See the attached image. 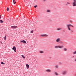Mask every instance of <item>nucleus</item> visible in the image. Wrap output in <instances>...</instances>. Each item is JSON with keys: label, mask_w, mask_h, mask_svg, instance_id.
I'll return each instance as SVG.
<instances>
[{"label": "nucleus", "mask_w": 76, "mask_h": 76, "mask_svg": "<svg viewBox=\"0 0 76 76\" xmlns=\"http://www.w3.org/2000/svg\"><path fill=\"white\" fill-rule=\"evenodd\" d=\"M33 32H34V30H32L31 31V34H32V33H33Z\"/></svg>", "instance_id": "393cba45"}, {"label": "nucleus", "mask_w": 76, "mask_h": 76, "mask_svg": "<svg viewBox=\"0 0 76 76\" xmlns=\"http://www.w3.org/2000/svg\"><path fill=\"white\" fill-rule=\"evenodd\" d=\"M46 0H43V1H46Z\"/></svg>", "instance_id": "c756f323"}, {"label": "nucleus", "mask_w": 76, "mask_h": 76, "mask_svg": "<svg viewBox=\"0 0 76 76\" xmlns=\"http://www.w3.org/2000/svg\"><path fill=\"white\" fill-rule=\"evenodd\" d=\"M0 19H1V15H0Z\"/></svg>", "instance_id": "bb28decb"}, {"label": "nucleus", "mask_w": 76, "mask_h": 76, "mask_svg": "<svg viewBox=\"0 0 76 76\" xmlns=\"http://www.w3.org/2000/svg\"><path fill=\"white\" fill-rule=\"evenodd\" d=\"M12 49L13 50H14L15 52H16V47H15V46H14L13 47Z\"/></svg>", "instance_id": "0eeeda50"}, {"label": "nucleus", "mask_w": 76, "mask_h": 76, "mask_svg": "<svg viewBox=\"0 0 76 76\" xmlns=\"http://www.w3.org/2000/svg\"><path fill=\"white\" fill-rule=\"evenodd\" d=\"M26 65L27 69H28L29 68V66L28 64H26Z\"/></svg>", "instance_id": "f8f14e48"}, {"label": "nucleus", "mask_w": 76, "mask_h": 76, "mask_svg": "<svg viewBox=\"0 0 76 76\" xmlns=\"http://www.w3.org/2000/svg\"><path fill=\"white\" fill-rule=\"evenodd\" d=\"M4 40H6V36H5V37L4 38Z\"/></svg>", "instance_id": "f3484780"}, {"label": "nucleus", "mask_w": 76, "mask_h": 76, "mask_svg": "<svg viewBox=\"0 0 76 76\" xmlns=\"http://www.w3.org/2000/svg\"><path fill=\"white\" fill-rule=\"evenodd\" d=\"M22 57H23V58H25V56H24L23 55H22L21 56Z\"/></svg>", "instance_id": "4be33fe9"}, {"label": "nucleus", "mask_w": 76, "mask_h": 76, "mask_svg": "<svg viewBox=\"0 0 76 76\" xmlns=\"http://www.w3.org/2000/svg\"><path fill=\"white\" fill-rule=\"evenodd\" d=\"M56 41L57 42H59V41H60V39L58 38L57 39H56Z\"/></svg>", "instance_id": "1a4fd4ad"}, {"label": "nucleus", "mask_w": 76, "mask_h": 76, "mask_svg": "<svg viewBox=\"0 0 76 76\" xmlns=\"http://www.w3.org/2000/svg\"><path fill=\"white\" fill-rule=\"evenodd\" d=\"M68 4H70V3L69 2H67L66 4H65V5L66 6H68Z\"/></svg>", "instance_id": "ddd939ff"}, {"label": "nucleus", "mask_w": 76, "mask_h": 76, "mask_svg": "<svg viewBox=\"0 0 76 76\" xmlns=\"http://www.w3.org/2000/svg\"><path fill=\"white\" fill-rule=\"evenodd\" d=\"M73 54H76V51L73 52Z\"/></svg>", "instance_id": "a878e982"}, {"label": "nucleus", "mask_w": 76, "mask_h": 76, "mask_svg": "<svg viewBox=\"0 0 76 76\" xmlns=\"http://www.w3.org/2000/svg\"><path fill=\"white\" fill-rule=\"evenodd\" d=\"M55 67L56 68H58V65H56Z\"/></svg>", "instance_id": "aec40b11"}, {"label": "nucleus", "mask_w": 76, "mask_h": 76, "mask_svg": "<svg viewBox=\"0 0 76 76\" xmlns=\"http://www.w3.org/2000/svg\"><path fill=\"white\" fill-rule=\"evenodd\" d=\"M47 12L48 13H50V12H51V11L50 10H47Z\"/></svg>", "instance_id": "4468645a"}, {"label": "nucleus", "mask_w": 76, "mask_h": 76, "mask_svg": "<svg viewBox=\"0 0 76 76\" xmlns=\"http://www.w3.org/2000/svg\"><path fill=\"white\" fill-rule=\"evenodd\" d=\"M20 42H23V43H24V44H26V42L24 40L23 41H20Z\"/></svg>", "instance_id": "9d476101"}, {"label": "nucleus", "mask_w": 76, "mask_h": 76, "mask_svg": "<svg viewBox=\"0 0 76 76\" xmlns=\"http://www.w3.org/2000/svg\"><path fill=\"white\" fill-rule=\"evenodd\" d=\"M16 3V1H15V2H14V4H15Z\"/></svg>", "instance_id": "cd10ccee"}, {"label": "nucleus", "mask_w": 76, "mask_h": 76, "mask_svg": "<svg viewBox=\"0 0 76 76\" xmlns=\"http://www.w3.org/2000/svg\"><path fill=\"white\" fill-rule=\"evenodd\" d=\"M60 64H62V63L61 62H60Z\"/></svg>", "instance_id": "7c9ffc66"}, {"label": "nucleus", "mask_w": 76, "mask_h": 76, "mask_svg": "<svg viewBox=\"0 0 76 76\" xmlns=\"http://www.w3.org/2000/svg\"><path fill=\"white\" fill-rule=\"evenodd\" d=\"M62 75H65L67 74V71H64L62 72Z\"/></svg>", "instance_id": "20e7f679"}, {"label": "nucleus", "mask_w": 76, "mask_h": 76, "mask_svg": "<svg viewBox=\"0 0 76 76\" xmlns=\"http://www.w3.org/2000/svg\"><path fill=\"white\" fill-rule=\"evenodd\" d=\"M73 6H76V0H74L73 3Z\"/></svg>", "instance_id": "7ed1b4c3"}, {"label": "nucleus", "mask_w": 76, "mask_h": 76, "mask_svg": "<svg viewBox=\"0 0 76 76\" xmlns=\"http://www.w3.org/2000/svg\"><path fill=\"white\" fill-rule=\"evenodd\" d=\"M67 26L69 31H71V29H70V26H72V27H73H73H74L72 25L70 24H67Z\"/></svg>", "instance_id": "f257e3e1"}, {"label": "nucleus", "mask_w": 76, "mask_h": 76, "mask_svg": "<svg viewBox=\"0 0 76 76\" xmlns=\"http://www.w3.org/2000/svg\"><path fill=\"white\" fill-rule=\"evenodd\" d=\"M39 53H44V51H39Z\"/></svg>", "instance_id": "2eb2a0df"}, {"label": "nucleus", "mask_w": 76, "mask_h": 76, "mask_svg": "<svg viewBox=\"0 0 76 76\" xmlns=\"http://www.w3.org/2000/svg\"><path fill=\"white\" fill-rule=\"evenodd\" d=\"M64 50L65 51H67V49L66 48L64 49Z\"/></svg>", "instance_id": "dca6fc26"}, {"label": "nucleus", "mask_w": 76, "mask_h": 76, "mask_svg": "<svg viewBox=\"0 0 76 76\" xmlns=\"http://www.w3.org/2000/svg\"><path fill=\"white\" fill-rule=\"evenodd\" d=\"M54 73L55 74V76H58L59 74H58V73L57 72H54Z\"/></svg>", "instance_id": "6e6552de"}, {"label": "nucleus", "mask_w": 76, "mask_h": 76, "mask_svg": "<svg viewBox=\"0 0 76 76\" xmlns=\"http://www.w3.org/2000/svg\"><path fill=\"white\" fill-rule=\"evenodd\" d=\"M1 63L2 64H5L4 63H3V62H1Z\"/></svg>", "instance_id": "5701e85b"}, {"label": "nucleus", "mask_w": 76, "mask_h": 76, "mask_svg": "<svg viewBox=\"0 0 76 76\" xmlns=\"http://www.w3.org/2000/svg\"><path fill=\"white\" fill-rule=\"evenodd\" d=\"M72 58H74L75 57V56H72Z\"/></svg>", "instance_id": "c85d7f7f"}, {"label": "nucleus", "mask_w": 76, "mask_h": 76, "mask_svg": "<svg viewBox=\"0 0 76 76\" xmlns=\"http://www.w3.org/2000/svg\"><path fill=\"white\" fill-rule=\"evenodd\" d=\"M55 48H63V46H55Z\"/></svg>", "instance_id": "f03ea898"}, {"label": "nucleus", "mask_w": 76, "mask_h": 76, "mask_svg": "<svg viewBox=\"0 0 76 76\" xmlns=\"http://www.w3.org/2000/svg\"><path fill=\"white\" fill-rule=\"evenodd\" d=\"M11 28H12V29H15V28H17V26H11Z\"/></svg>", "instance_id": "423d86ee"}, {"label": "nucleus", "mask_w": 76, "mask_h": 76, "mask_svg": "<svg viewBox=\"0 0 76 76\" xmlns=\"http://www.w3.org/2000/svg\"><path fill=\"white\" fill-rule=\"evenodd\" d=\"M34 7L35 8H37V5H35L34 6Z\"/></svg>", "instance_id": "b1692460"}, {"label": "nucleus", "mask_w": 76, "mask_h": 76, "mask_svg": "<svg viewBox=\"0 0 76 76\" xmlns=\"http://www.w3.org/2000/svg\"><path fill=\"white\" fill-rule=\"evenodd\" d=\"M61 28H58L57 29L58 31H60V30H61Z\"/></svg>", "instance_id": "6ab92c4d"}, {"label": "nucleus", "mask_w": 76, "mask_h": 76, "mask_svg": "<svg viewBox=\"0 0 76 76\" xmlns=\"http://www.w3.org/2000/svg\"><path fill=\"white\" fill-rule=\"evenodd\" d=\"M15 2V0H13V2Z\"/></svg>", "instance_id": "2f4dec72"}, {"label": "nucleus", "mask_w": 76, "mask_h": 76, "mask_svg": "<svg viewBox=\"0 0 76 76\" xmlns=\"http://www.w3.org/2000/svg\"><path fill=\"white\" fill-rule=\"evenodd\" d=\"M40 36L41 37H48V35L46 34H41Z\"/></svg>", "instance_id": "39448f33"}, {"label": "nucleus", "mask_w": 76, "mask_h": 76, "mask_svg": "<svg viewBox=\"0 0 76 76\" xmlns=\"http://www.w3.org/2000/svg\"><path fill=\"white\" fill-rule=\"evenodd\" d=\"M46 72H51V70L50 69H48L46 70Z\"/></svg>", "instance_id": "9b49d317"}, {"label": "nucleus", "mask_w": 76, "mask_h": 76, "mask_svg": "<svg viewBox=\"0 0 76 76\" xmlns=\"http://www.w3.org/2000/svg\"><path fill=\"white\" fill-rule=\"evenodd\" d=\"M7 11H9V8H7Z\"/></svg>", "instance_id": "412c9836"}, {"label": "nucleus", "mask_w": 76, "mask_h": 76, "mask_svg": "<svg viewBox=\"0 0 76 76\" xmlns=\"http://www.w3.org/2000/svg\"><path fill=\"white\" fill-rule=\"evenodd\" d=\"M0 23H3V20H0Z\"/></svg>", "instance_id": "a211bd4d"}]
</instances>
